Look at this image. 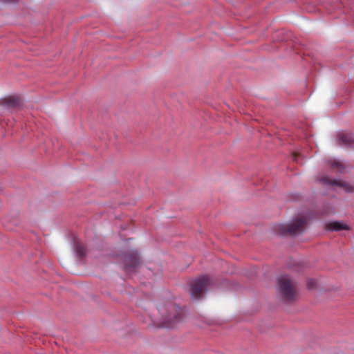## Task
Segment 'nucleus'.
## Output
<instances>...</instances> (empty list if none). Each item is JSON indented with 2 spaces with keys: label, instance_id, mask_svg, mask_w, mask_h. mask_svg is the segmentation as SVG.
Returning <instances> with one entry per match:
<instances>
[{
  "label": "nucleus",
  "instance_id": "nucleus-2",
  "mask_svg": "<svg viewBox=\"0 0 354 354\" xmlns=\"http://www.w3.org/2000/svg\"><path fill=\"white\" fill-rule=\"evenodd\" d=\"M158 310L162 315L161 326L162 327L171 328L182 318V309L173 304H169L167 307L162 306L158 308Z\"/></svg>",
  "mask_w": 354,
  "mask_h": 354
},
{
  "label": "nucleus",
  "instance_id": "nucleus-1",
  "mask_svg": "<svg viewBox=\"0 0 354 354\" xmlns=\"http://www.w3.org/2000/svg\"><path fill=\"white\" fill-rule=\"evenodd\" d=\"M306 223V218L300 216L289 224H277L274 227V230L280 235L295 236L304 231Z\"/></svg>",
  "mask_w": 354,
  "mask_h": 354
},
{
  "label": "nucleus",
  "instance_id": "nucleus-7",
  "mask_svg": "<svg viewBox=\"0 0 354 354\" xmlns=\"http://www.w3.org/2000/svg\"><path fill=\"white\" fill-rule=\"evenodd\" d=\"M326 228L330 231L349 230L351 227L342 221H333L326 223Z\"/></svg>",
  "mask_w": 354,
  "mask_h": 354
},
{
  "label": "nucleus",
  "instance_id": "nucleus-3",
  "mask_svg": "<svg viewBox=\"0 0 354 354\" xmlns=\"http://www.w3.org/2000/svg\"><path fill=\"white\" fill-rule=\"evenodd\" d=\"M278 290L280 296L286 301H291L297 297L296 285L287 275L278 278Z\"/></svg>",
  "mask_w": 354,
  "mask_h": 354
},
{
  "label": "nucleus",
  "instance_id": "nucleus-12",
  "mask_svg": "<svg viewBox=\"0 0 354 354\" xmlns=\"http://www.w3.org/2000/svg\"><path fill=\"white\" fill-rule=\"evenodd\" d=\"M307 286L308 289L313 290L317 286V281L313 279H309L307 281Z\"/></svg>",
  "mask_w": 354,
  "mask_h": 354
},
{
  "label": "nucleus",
  "instance_id": "nucleus-11",
  "mask_svg": "<svg viewBox=\"0 0 354 354\" xmlns=\"http://www.w3.org/2000/svg\"><path fill=\"white\" fill-rule=\"evenodd\" d=\"M330 167H331V169L333 171H336L339 173L343 172V171L344 169V165L341 162H339L337 160H333L331 162Z\"/></svg>",
  "mask_w": 354,
  "mask_h": 354
},
{
  "label": "nucleus",
  "instance_id": "nucleus-5",
  "mask_svg": "<svg viewBox=\"0 0 354 354\" xmlns=\"http://www.w3.org/2000/svg\"><path fill=\"white\" fill-rule=\"evenodd\" d=\"M123 261L125 271L127 272L135 271L140 263L138 252L133 250L125 254L123 257Z\"/></svg>",
  "mask_w": 354,
  "mask_h": 354
},
{
  "label": "nucleus",
  "instance_id": "nucleus-10",
  "mask_svg": "<svg viewBox=\"0 0 354 354\" xmlns=\"http://www.w3.org/2000/svg\"><path fill=\"white\" fill-rule=\"evenodd\" d=\"M75 250L80 257H84L86 254V249L84 245L78 241H75L74 243Z\"/></svg>",
  "mask_w": 354,
  "mask_h": 354
},
{
  "label": "nucleus",
  "instance_id": "nucleus-8",
  "mask_svg": "<svg viewBox=\"0 0 354 354\" xmlns=\"http://www.w3.org/2000/svg\"><path fill=\"white\" fill-rule=\"evenodd\" d=\"M338 142L340 145H350L354 143V136L352 133L341 132L338 135Z\"/></svg>",
  "mask_w": 354,
  "mask_h": 354
},
{
  "label": "nucleus",
  "instance_id": "nucleus-6",
  "mask_svg": "<svg viewBox=\"0 0 354 354\" xmlns=\"http://www.w3.org/2000/svg\"><path fill=\"white\" fill-rule=\"evenodd\" d=\"M320 181L326 185H329L331 187H337L340 189H342L346 192H354V186L350 185L349 183L345 181L336 179H331L330 177L327 176L322 177L320 178Z\"/></svg>",
  "mask_w": 354,
  "mask_h": 354
},
{
  "label": "nucleus",
  "instance_id": "nucleus-4",
  "mask_svg": "<svg viewBox=\"0 0 354 354\" xmlns=\"http://www.w3.org/2000/svg\"><path fill=\"white\" fill-rule=\"evenodd\" d=\"M212 286V280L208 276L204 275L190 282V293L192 297L199 299L204 291Z\"/></svg>",
  "mask_w": 354,
  "mask_h": 354
},
{
  "label": "nucleus",
  "instance_id": "nucleus-9",
  "mask_svg": "<svg viewBox=\"0 0 354 354\" xmlns=\"http://www.w3.org/2000/svg\"><path fill=\"white\" fill-rule=\"evenodd\" d=\"M21 104L20 98L11 96L3 100V104L8 107H17Z\"/></svg>",
  "mask_w": 354,
  "mask_h": 354
}]
</instances>
